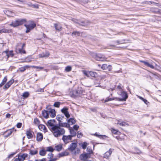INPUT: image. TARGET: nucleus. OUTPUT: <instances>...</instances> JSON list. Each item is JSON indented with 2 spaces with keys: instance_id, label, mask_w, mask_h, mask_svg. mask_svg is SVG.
Masks as SVG:
<instances>
[{
  "instance_id": "obj_22",
  "label": "nucleus",
  "mask_w": 161,
  "mask_h": 161,
  "mask_svg": "<svg viewBox=\"0 0 161 161\" xmlns=\"http://www.w3.org/2000/svg\"><path fill=\"white\" fill-rule=\"evenodd\" d=\"M75 120L74 118H70L68 120V123L69 126L70 125L75 124Z\"/></svg>"
},
{
  "instance_id": "obj_36",
  "label": "nucleus",
  "mask_w": 161,
  "mask_h": 161,
  "mask_svg": "<svg viewBox=\"0 0 161 161\" xmlns=\"http://www.w3.org/2000/svg\"><path fill=\"white\" fill-rule=\"evenodd\" d=\"M29 95V93L28 92H24L22 94V97L24 98H26L28 97Z\"/></svg>"
},
{
  "instance_id": "obj_25",
  "label": "nucleus",
  "mask_w": 161,
  "mask_h": 161,
  "mask_svg": "<svg viewBox=\"0 0 161 161\" xmlns=\"http://www.w3.org/2000/svg\"><path fill=\"white\" fill-rule=\"evenodd\" d=\"M26 134L28 139H31L33 137L32 134L30 130H27Z\"/></svg>"
},
{
  "instance_id": "obj_31",
  "label": "nucleus",
  "mask_w": 161,
  "mask_h": 161,
  "mask_svg": "<svg viewBox=\"0 0 161 161\" xmlns=\"http://www.w3.org/2000/svg\"><path fill=\"white\" fill-rule=\"evenodd\" d=\"M2 30V33H9L11 32V30L9 29L3 28Z\"/></svg>"
},
{
  "instance_id": "obj_27",
  "label": "nucleus",
  "mask_w": 161,
  "mask_h": 161,
  "mask_svg": "<svg viewBox=\"0 0 161 161\" xmlns=\"http://www.w3.org/2000/svg\"><path fill=\"white\" fill-rule=\"evenodd\" d=\"M54 26L55 29L58 31H61L62 29V26L59 25L57 24H54Z\"/></svg>"
},
{
  "instance_id": "obj_21",
  "label": "nucleus",
  "mask_w": 161,
  "mask_h": 161,
  "mask_svg": "<svg viewBox=\"0 0 161 161\" xmlns=\"http://www.w3.org/2000/svg\"><path fill=\"white\" fill-rule=\"evenodd\" d=\"M43 135L42 133H38L37 134L36 140L39 142L41 141L43 139Z\"/></svg>"
},
{
  "instance_id": "obj_18",
  "label": "nucleus",
  "mask_w": 161,
  "mask_h": 161,
  "mask_svg": "<svg viewBox=\"0 0 161 161\" xmlns=\"http://www.w3.org/2000/svg\"><path fill=\"white\" fill-rule=\"evenodd\" d=\"M48 110L47 111L45 110H43L42 111V114L43 117L46 118L47 119L49 117V114Z\"/></svg>"
},
{
  "instance_id": "obj_37",
  "label": "nucleus",
  "mask_w": 161,
  "mask_h": 161,
  "mask_svg": "<svg viewBox=\"0 0 161 161\" xmlns=\"http://www.w3.org/2000/svg\"><path fill=\"white\" fill-rule=\"evenodd\" d=\"M123 86L121 84L119 83V85L117 86V89H118L120 92H121L123 91Z\"/></svg>"
},
{
  "instance_id": "obj_47",
  "label": "nucleus",
  "mask_w": 161,
  "mask_h": 161,
  "mask_svg": "<svg viewBox=\"0 0 161 161\" xmlns=\"http://www.w3.org/2000/svg\"><path fill=\"white\" fill-rule=\"evenodd\" d=\"M83 136V135L81 132H80L79 131L77 132V136L78 138H80Z\"/></svg>"
},
{
  "instance_id": "obj_5",
  "label": "nucleus",
  "mask_w": 161,
  "mask_h": 161,
  "mask_svg": "<svg viewBox=\"0 0 161 161\" xmlns=\"http://www.w3.org/2000/svg\"><path fill=\"white\" fill-rule=\"evenodd\" d=\"M94 58L97 60L99 61H104L106 59L104 56L101 54H96Z\"/></svg>"
},
{
  "instance_id": "obj_13",
  "label": "nucleus",
  "mask_w": 161,
  "mask_h": 161,
  "mask_svg": "<svg viewBox=\"0 0 161 161\" xmlns=\"http://www.w3.org/2000/svg\"><path fill=\"white\" fill-rule=\"evenodd\" d=\"M55 122V120L54 119H51L48 120L47 121V126L51 127L50 129L52 128L55 125H55L54 124V123Z\"/></svg>"
},
{
  "instance_id": "obj_50",
  "label": "nucleus",
  "mask_w": 161,
  "mask_h": 161,
  "mask_svg": "<svg viewBox=\"0 0 161 161\" xmlns=\"http://www.w3.org/2000/svg\"><path fill=\"white\" fill-rule=\"evenodd\" d=\"M44 92V88H40L38 89L36 91V92Z\"/></svg>"
},
{
  "instance_id": "obj_57",
  "label": "nucleus",
  "mask_w": 161,
  "mask_h": 161,
  "mask_svg": "<svg viewBox=\"0 0 161 161\" xmlns=\"http://www.w3.org/2000/svg\"><path fill=\"white\" fill-rule=\"evenodd\" d=\"M16 153H13L11 154L10 155H9L8 156V158H12L14 155Z\"/></svg>"
},
{
  "instance_id": "obj_59",
  "label": "nucleus",
  "mask_w": 161,
  "mask_h": 161,
  "mask_svg": "<svg viewBox=\"0 0 161 161\" xmlns=\"http://www.w3.org/2000/svg\"><path fill=\"white\" fill-rule=\"evenodd\" d=\"M139 61L141 63H143L144 65H145L146 66L147 65V63H148V62L143 60H140Z\"/></svg>"
},
{
  "instance_id": "obj_61",
  "label": "nucleus",
  "mask_w": 161,
  "mask_h": 161,
  "mask_svg": "<svg viewBox=\"0 0 161 161\" xmlns=\"http://www.w3.org/2000/svg\"><path fill=\"white\" fill-rule=\"evenodd\" d=\"M112 132L114 134H117L118 131H117L116 130H114V129H113L112 130Z\"/></svg>"
},
{
  "instance_id": "obj_49",
  "label": "nucleus",
  "mask_w": 161,
  "mask_h": 161,
  "mask_svg": "<svg viewBox=\"0 0 161 161\" xmlns=\"http://www.w3.org/2000/svg\"><path fill=\"white\" fill-rule=\"evenodd\" d=\"M31 67H32V68H36L37 69H44V68L42 67L37 66H31Z\"/></svg>"
},
{
  "instance_id": "obj_6",
  "label": "nucleus",
  "mask_w": 161,
  "mask_h": 161,
  "mask_svg": "<svg viewBox=\"0 0 161 161\" xmlns=\"http://www.w3.org/2000/svg\"><path fill=\"white\" fill-rule=\"evenodd\" d=\"M62 140H63L65 144H66L71 142L72 140V138L71 137V136L68 135L66 136L63 135Z\"/></svg>"
},
{
  "instance_id": "obj_33",
  "label": "nucleus",
  "mask_w": 161,
  "mask_h": 161,
  "mask_svg": "<svg viewBox=\"0 0 161 161\" xmlns=\"http://www.w3.org/2000/svg\"><path fill=\"white\" fill-rule=\"evenodd\" d=\"M94 135L100 139H103L104 137H106V136L105 135H98L97 133H96Z\"/></svg>"
},
{
  "instance_id": "obj_30",
  "label": "nucleus",
  "mask_w": 161,
  "mask_h": 161,
  "mask_svg": "<svg viewBox=\"0 0 161 161\" xmlns=\"http://www.w3.org/2000/svg\"><path fill=\"white\" fill-rule=\"evenodd\" d=\"M78 24L82 26H85L88 25L89 22L86 21V20L82 21L80 23H78Z\"/></svg>"
},
{
  "instance_id": "obj_11",
  "label": "nucleus",
  "mask_w": 161,
  "mask_h": 161,
  "mask_svg": "<svg viewBox=\"0 0 161 161\" xmlns=\"http://www.w3.org/2000/svg\"><path fill=\"white\" fill-rule=\"evenodd\" d=\"M27 156L28 154L25 153L23 154L21 153L18 155V158L21 161H23Z\"/></svg>"
},
{
  "instance_id": "obj_20",
  "label": "nucleus",
  "mask_w": 161,
  "mask_h": 161,
  "mask_svg": "<svg viewBox=\"0 0 161 161\" xmlns=\"http://www.w3.org/2000/svg\"><path fill=\"white\" fill-rule=\"evenodd\" d=\"M60 127H66L67 128H70V126H69V125L68 123L66 122L62 123V122L59 123V125Z\"/></svg>"
},
{
  "instance_id": "obj_43",
  "label": "nucleus",
  "mask_w": 161,
  "mask_h": 161,
  "mask_svg": "<svg viewBox=\"0 0 161 161\" xmlns=\"http://www.w3.org/2000/svg\"><path fill=\"white\" fill-rule=\"evenodd\" d=\"M37 151L36 150V151H33L32 150H30V153L31 155H34L36 154L37 153Z\"/></svg>"
},
{
  "instance_id": "obj_53",
  "label": "nucleus",
  "mask_w": 161,
  "mask_h": 161,
  "mask_svg": "<svg viewBox=\"0 0 161 161\" xmlns=\"http://www.w3.org/2000/svg\"><path fill=\"white\" fill-rule=\"evenodd\" d=\"M146 66L150 67L152 69H153L154 68V66L153 65L150 64L149 63H148L147 64Z\"/></svg>"
},
{
  "instance_id": "obj_19",
  "label": "nucleus",
  "mask_w": 161,
  "mask_h": 161,
  "mask_svg": "<svg viewBox=\"0 0 161 161\" xmlns=\"http://www.w3.org/2000/svg\"><path fill=\"white\" fill-rule=\"evenodd\" d=\"M64 119H65L64 116H62L60 115H58L57 116V119L59 121V123L63 121Z\"/></svg>"
},
{
  "instance_id": "obj_60",
  "label": "nucleus",
  "mask_w": 161,
  "mask_h": 161,
  "mask_svg": "<svg viewBox=\"0 0 161 161\" xmlns=\"http://www.w3.org/2000/svg\"><path fill=\"white\" fill-rule=\"evenodd\" d=\"M142 101L147 105L148 103H149V102L147 101V100L145 99L144 98Z\"/></svg>"
},
{
  "instance_id": "obj_45",
  "label": "nucleus",
  "mask_w": 161,
  "mask_h": 161,
  "mask_svg": "<svg viewBox=\"0 0 161 161\" xmlns=\"http://www.w3.org/2000/svg\"><path fill=\"white\" fill-rule=\"evenodd\" d=\"M87 146V143L86 142H84L82 144L81 147L83 149H85L86 147Z\"/></svg>"
},
{
  "instance_id": "obj_46",
  "label": "nucleus",
  "mask_w": 161,
  "mask_h": 161,
  "mask_svg": "<svg viewBox=\"0 0 161 161\" xmlns=\"http://www.w3.org/2000/svg\"><path fill=\"white\" fill-rule=\"evenodd\" d=\"M117 124L122 126H125L126 125H127L126 123L124 122H120L119 121H118Z\"/></svg>"
},
{
  "instance_id": "obj_56",
  "label": "nucleus",
  "mask_w": 161,
  "mask_h": 161,
  "mask_svg": "<svg viewBox=\"0 0 161 161\" xmlns=\"http://www.w3.org/2000/svg\"><path fill=\"white\" fill-rule=\"evenodd\" d=\"M22 125V124L21 123H19L17 124L16 126L18 128H19L21 127Z\"/></svg>"
},
{
  "instance_id": "obj_10",
  "label": "nucleus",
  "mask_w": 161,
  "mask_h": 161,
  "mask_svg": "<svg viewBox=\"0 0 161 161\" xmlns=\"http://www.w3.org/2000/svg\"><path fill=\"white\" fill-rule=\"evenodd\" d=\"M61 112L63 113L67 118H68L70 117V114L68 111V108L67 107H64L61 110Z\"/></svg>"
},
{
  "instance_id": "obj_51",
  "label": "nucleus",
  "mask_w": 161,
  "mask_h": 161,
  "mask_svg": "<svg viewBox=\"0 0 161 161\" xmlns=\"http://www.w3.org/2000/svg\"><path fill=\"white\" fill-rule=\"evenodd\" d=\"M107 67V64H103L101 67V68L103 69H106Z\"/></svg>"
},
{
  "instance_id": "obj_26",
  "label": "nucleus",
  "mask_w": 161,
  "mask_h": 161,
  "mask_svg": "<svg viewBox=\"0 0 161 161\" xmlns=\"http://www.w3.org/2000/svg\"><path fill=\"white\" fill-rule=\"evenodd\" d=\"M27 4L31 8H39V5L37 4H33L31 3H29Z\"/></svg>"
},
{
  "instance_id": "obj_63",
  "label": "nucleus",
  "mask_w": 161,
  "mask_h": 161,
  "mask_svg": "<svg viewBox=\"0 0 161 161\" xmlns=\"http://www.w3.org/2000/svg\"><path fill=\"white\" fill-rule=\"evenodd\" d=\"M46 159L45 158H43L41 160H36L35 161H46Z\"/></svg>"
},
{
  "instance_id": "obj_9",
  "label": "nucleus",
  "mask_w": 161,
  "mask_h": 161,
  "mask_svg": "<svg viewBox=\"0 0 161 161\" xmlns=\"http://www.w3.org/2000/svg\"><path fill=\"white\" fill-rule=\"evenodd\" d=\"M14 130V128L9 129L4 132V137L6 138L10 136Z\"/></svg>"
},
{
  "instance_id": "obj_35",
  "label": "nucleus",
  "mask_w": 161,
  "mask_h": 161,
  "mask_svg": "<svg viewBox=\"0 0 161 161\" xmlns=\"http://www.w3.org/2000/svg\"><path fill=\"white\" fill-rule=\"evenodd\" d=\"M80 32H79V31H76L73 32L72 34V36H75L76 37L77 36H80Z\"/></svg>"
},
{
  "instance_id": "obj_44",
  "label": "nucleus",
  "mask_w": 161,
  "mask_h": 161,
  "mask_svg": "<svg viewBox=\"0 0 161 161\" xmlns=\"http://www.w3.org/2000/svg\"><path fill=\"white\" fill-rule=\"evenodd\" d=\"M87 151L88 154H91L92 153V151L91 147H88L87 148Z\"/></svg>"
},
{
  "instance_id": "obj_3",
  "label": "nucleus",
  "mask_w": 161,
  "mask_h": 161,
  "mask_svg": "<svg viewBox=\"0 0 161 161\" xmlns=\"http://www.w3.org/2000/svg\"><path fill=\"white\" fill-rule=\"evenodd\" d=\"M118 94L121 96L122 98L118 99V100L119 101H125L128 98V95L126 92L123 91L118 93Z\"/></svg>"
},
{
  "instance_id": "obj_8",
  "label": "nucleus",
  "mask_w": 161,
  "mask_h": 161,
  "mask_svg": "<svg viewBox=\"0 0 161 161\" xmlns=\"http://www.w3.org/2000/svg\"><path fill=\"white\" fill-rule=\"evenodd\" d=\"M77 146V144L76 143H71L68 148V149L71 152L74 151Z\"/></svg>"
},
{
  "instance_id": "obj_15",
  "label": "nucleus",
  "mask_w": 161,
  "mask_h": 161,
  "mask_svg": "<svg viewBox=\"0 0 161 161\" xmlns=\"http://www.w3.org/2000/svg\"><path fill=\"white\" fill-rule=\"evenodd\" d=\"M14 80L13 79L7 82L4 86L3 88L8 89L10 86L14 83Z\"/></svg>"
},
{
  "instance_id": "obj_62",
  "label": "nucleus",
  "mask_w": 161,
  "mask_h": 161,
  "mask_svg": "<svg viewBox=\"0 0 161 161\" xmlns=\"http://www.w3.org/2000/svg\"><path fill=\"white\" fill-rule=\"evenodd\" d=\"M107 68L108 69V70H110L112 69V66L110 65H108V66L107 65Z\"/></svg>"
},
{
  "instance_id": "obj_42",
  "label": "nucleus",
  "mask_w": 161,
  "mask_h": 161,
  "mask_svg": "<svg viewBox=\"0 0 161 161\" xmlns=\"http://www.w3.org/2000/svg\"><path fill=\"white\" fill-rule=\"evenodd\" d=\"M56 150L59 151L62 150V146L61 145H57L55 147Z\"/></svg>"
},
{
  "instance_id": "obj_29",
  "label": "nucleus",
  "mask_w": 161,
  "mask_h": 161,
  "mask_svg": "<svg viewBox=\"0 0 161 161\" xmlns=\"http://www.w3.org/2000/svg\"><path fill=\"white\" fill-rule=\"evenodd\" d=\"M111 153V152L109 150V151L106 152L104 155V157L107 158L109 156Z\"/></svg>"
},
{
  "instance_id": "obj_16",
  "label": "nucleus",
  "mask_w": 161,
  "mask_h": 161,
  "mask_svg": "<svg viewBox=\"0 0 161 161\" xmlns=\"http://www.w3.org/2000/svg\"><path fill=\"white\" fill-rule=\"evenodd\" d=\"M69 132L70 135H69L71 136V137L72 138V137H74L76 135V132L74 130V129L70 127L69 128Z\"/></svg>"
},
{
  "instance_id": "obj_32",
  "label": "nucleus",
  "mask_w": 161,
  "mask_h": 161,
  "mask_svg": "<svg viewBox=\"0 0 161 161\" xmlns=\"http://www.w3.org/2000/svg\"><path fill=\"white\" fill-rule=\"evenodd\" d=\"M46 153V150L44 149H42L40 150L39 152V154L42 156H44L45 155Z\"/></svg>"
},
{
  "instance_id": "obj_1",
  "label": "nucleus",
  "mask_w": 161,
  "mask_h": 161,
  "mask_svg": "<svg viewBox=\"0 0 161 161\" xmlns=\"http://www.w3.org/2000/svg\"><path fill=\"white\" fill-rule=\"evenodd\" d=\"M51 130L54 136L58 137L64 135L65 131L64 128L58 125H55L51 128Z\"/></svg>"
},
{
  "instance_id": "obj_24",
  "label": "nucleus",
  "mask_w": 161,
  "mask_h": 161,
  "mask_svg": "<svg viewBox=\"0 0 161 161\" xmlns=\"http://www.w3.org/2000/svg\"><path fill=\"white\" fill-rule=\"evenodd\" d=\"M3 53H6V56H7L8 58L10 56L12 57L14 56L13 51H5Z\"/></svg>"
},
{
  "instance_id": "obj_52",
  "label": "nucleus",
  "mask_w": 161,
  "mask_h": 161,
  "mask_svg": "<svg viewBox=\"0 0 161 161\" xmlns=\"http://www.w3.org/2000/svg\"><path fill=\"white\" fill-rule=\"evenodd\" d=\"M7 80V77L6 76L4 77L3 79V80L2 83H3V84L4 85L6 82Z\"/></svg>"
},
{
  "instance_id": "obj_23",
  "label": "nucleus",
  "mask_w": 161,
  "mask_h": 161,
  "mask_svg": "<svg viewBox=\"0 0 161 161\" xmlns=\"http://www.w3.org/2000/svg\"><path fill=\"white\" fill-rule=\"evenodd\" d=\"M5 13L6 14L9 16L13 17L14 15V13L9 10H6Z\"/></svg>"
},
{
  "instance_id": "obj_7",
  "label": "nucleus",
  "mask_w": 161,
  "mask_h": 161,
  "mask_svg": "<svg viewBox=\"0 0 161 161\" xmlns=\"http://www.w3.org/2000/svg\"><path fill=\"white\" fill-rule=\"evenodd\" d=\"M83 73L85 75L88 77L92 76L95 77L97 75V74L96 73L91 71H84Z\"/></svg>"
},
{
  "instance_id": "obj_58",
  "label": "nucleus",
  "mask_w": 161,
  "mask_h": 161,
  "mask_svg": "<svg viewBox=\"0 0 161 161\" xmlns=\"http://www.w3.org/2000/svg\"><path fill=\"white\" fill-rule=\"evenodd\" d=\"M25 70V69L24 66L22 67L19 68V70L21 72H24Z\"/></svg>"
},
{
  "instance_id": "obj_12",
  "label": "nucleus",
  "mask_w": 161,
  "mask_h": 161,
  "mask_svg": "<svg viewBox=\"0 0 161 161\" xmlns=\"http://www.w3.org/2000/svg\"><path fill=\"white\" fill-rule=\"evenodd\" d=\"M48 113H49L50 116L52 118L55 117L56 115V112L54 109L49 108L48 109Z\"/></svg>"
},
{
  "instance_id": "obj_39",
  "label": "nucleus",
  "mask_w": 161,
  "mask_h": 161,
  "mask_svg": "<svg viewBox=\"0 0 161 161\" xmlns=\"http://www.w3.org/2000/svg\"><path fill=\"white\" fill-rule=\"evenodd\" d=\"M72 68L70 66H67L65 67V70L67 72H69L71 70Z\"/></svg>"
},
{
  "instance_id": "obj_4",
  "label": "nucleus",
  "mask_w": 161,
  "mask_h": 161,
  "mask_svg": "<svg viewBox=\"0 0 161 161\" xmlns=\"http://www.w3.org/2000/svg\"><path fill=\"white\" fill-rule=\"evenodd\" d=\"M24 26L26 28L25 32L26 33H27L35 27L36 24L34 23H32L28 25L25 24Z\"/></svg>"
},
{
  "instance_id": "obj_34",
  "label": "nucleus",
  "mask_w": 161,
  "mask_h": 161,
  "mask_svg": "<svg viewBox=\"0 0 161 161\" xmlns=\"http://www.w3.org/2000/svg\"><path fill=\"white\" fill-rule=\"evenodd\" d=\"M34 123L35 124L37 125H39L40 124V121L38 118H36L34 119Z\"/></svg>"
},
{
  "instance_id": "obj_55",
  "label": "nucleus",
  "mask_w": 161,
  "mask_h": 161,
  "mask_svg": "<svg viewBox=\"0 0 161 161\" xmlns=\"http://www.w3.org/2000/svg\"><path fill=\"white\" fill-rule=\"evenodd\" d=\"M113 98H107L105 100V102H108L114 100Z\"/></svg>"
},
{
  "instance_id": "obj_14",
  "label": "nucleus",
  "mask_w": 161,
  "mask_h": 161,
  "mask_svg": "<svg viewBox=\"0 0 161 161\" xmlns=\"http://www.w3.org/2000/svg\"><path fill=\"white\" fill-rule=\"evenodd\" d=\"M50 54L48 52L46 51L45 52H43L42 53L39 55L40 58H43L48 57L49 55Z\"/></svg>"
},
{
  "instance_id": "obj_54",
  "label": "nucleus",
  "mask_w": 161,
  "mask_h": 161,
  "mask_svg": "<svg viewBox=\"0 0 161 161\" xmlns=\"http://www.w3.org/2000/svg\"><path fill=\"white\" fill-rule=\"evenodd\" d=\"M79 126L77 125H75L73 126V129L75 130H77Z\"/></svg>"
},
{
  "instance_id": "obj_38",
  "label": "nucleus",
  "mask_w": 161,
  "mask_h": 161,
  "mask_svg": "<svg viewBox=\"0 0 161 161\" xmlns=\"http://www.w3.org/2000/svg\"><path fill=\"white\" fill-rule=\"evenodd\" d=\"M54 151V149L51 147H49L47 148L46 151L48 152H53Z\"/></svg>"
},
{
  "instance_id": "obj_17",
  "label": "nucleus",
  "mask_w": 161,
  "mask_h": 161,
  "mask_svg": "<svg viewBox=\"0 0 161 161\" xmlns=\"http://www.w3.org/2000/svg\"><path fill=\"white\" fill-rule=\"evenodd\" d=\"M39 129L41 131L46 132L47 131V129L45 126L43 125H39L38 126Z\"/></svg>"
},
{
  "instance_id": "obj_41",
  "label": "nucleus",
  "mask_w": 161,
  "mask_h": 161,
  "mask_svg": "<svg viewBox=\"0 0 161 161\" xmlns=\"http://www.w3.org/2000/svg\"><path fill=\"white\" fill-rule=\"evenodd\" d=\"M61 103L60 102H55L53 106L59 108L60 105Z\"/></svg>"
},
{
  "instance_id": "obj_2",
  "label": "nucleus",
  "mask_w": 161,
  "mask_h": 161,
  "mask_svg": "<svg viewBox=\"0 0 161 161\" xmlns=\"http://www.w3.org/2000/svg\"><path fill=\"white\" fill-rule=\"evenodd\" d=\"M26 19H18L12 22L9 24V25L14 27H16L18 26L22 25L26 22Z\"/></svg>"
},
{
  "instance_id": "obj_48",
  "label": "nucleus",
  "mask_w": 161,
  "mask_h": 161,
  "mask_svg": "<svg viewBox=\"0 0 161 161\" xmlns=\"http://www.w3.org/2000/svg\"><path fill=\"white\" fill-rule=\"evenodd\" d=\"M53 157V154L52 153H50L48 154L47 158L49 159H51Z\"/></svg>"
},
{
  "instance_id": "obj_64",
  "label": "nucleus",
  "mask_w": 161,
  "mask_h": 161,
  "mask_svg": "<svg viewBox=\"0 0 161 161\" xmlns=\"http://www.w3.org/2000/svg\"><path fill=\"white\" fill-rule=\"evenodd\" d=\"M135 149L136 150V151L137 153H141L139 149H138V148H135Z\"/></svg>"
},
{
  "instance_id": "obj_28",
  "label": "nucleus",
  "mask_w": 161,
  "mask_h": 161,
  "mask_svg": "<svg viewBox=\"0 0 161 161\" xmlns=\"http://www.w3.org/2000/svg\"><path fill=\"white\" fill-rule=\"evenodd\" d=\"M69 153L67 151H65L62 152L59 154V157H63L66 156H67L69 155Z\"/></svg>"
},
{
  "instance_id": "obj_40",
  "label": "nucleus",
  "mask_w": 161,
  "mask_h": 161,
  "mask_svg": "<svg viewBox=\"0 0 161 161\" xmlns=\"http://www.w3.org/2000/svg\"><path fill=\"white\" fill-rule=\"evenodd\" d=\"M18 50V52L21 54L24 53L25 54L26 53V52L25 50L23 49V48H19Z\"/></svg>"
}]
</instances>
